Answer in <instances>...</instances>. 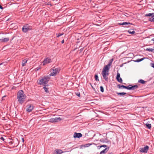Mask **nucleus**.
Masks as SVG:
<instances>
[{"label":"nucleus","mask_w":154,"mask_h":154,"mask_svg":"<svg viewBox=\"0 0 154 154\" xmlns=\"http://www.w3.org/2000/svg\"><path fill=\"white\" fill-rule=\"evenodd\" d=\"M151 40L154 41V38H153L151 39Z\"/></svg>","instance_id":"79ce46f5"},{"label":"nucleus","mask_w":154,"mask_h":154,"mask_svg":"<svg viewBox=\"0 0 154 154\" xmlns=\"http://www.w3.org/2000/svg\"><path fill=\"white\" fill-rule=\"evenodd\" d=\"M116 79L117 81L121 83H122V80L121 78L120 77V74L119 73L117 74Z\"/></svg>","instance_id":"9b49d317"},{"label":"nucleus","mask_w":154,"mask_h":154,"mask_svg":"<svg viewBox=\"0 0 154 154\" xmlns=\"http://www.w3.org/2000/svg\"><path fill=\"white\" fill-rule=\"evenodd\" d=\"M108 154H113V153L112 152H111L109 153Z\"/></svg>","instance_id":"a19ab883"},{"label":"nucleus","mask_w":154,"mask_h":154,"mask_svg":"<svg viewBox=\"0 0 154 154\" xmlns=\"http://www.w3.org/2000/svg\"><path fill=\"white\" fill-rule=\"evenodd\" d=\"M32 29V26L29 25L28 24L24 25L22 31L24 32H26Z\"/></svg>","instance_id":"39448f33"},{"label":"nucleus","mask_w":154,"mask_h":154,"mask_svg":"<svg viewBox=\"0 0 154 154\" xmlns=\"http://www.w3.org/2000/svg\"><path fill=\"white\" fill-rule=\"evenodd\" d=\"M60 70V69L58 68H54L52 69V71L50 75L54 76L58 74Z\"/></svg>","instance_id":"20e7f679"},{"label":"nucleus","mask_w":154,"mask_h":154,"mask_svg":"<svg viewBox=\"0 0 154 154\" xmlns=\"http://www.w3.org/2000/svg\"><path fill=\"white\" fill-rule=\"evenodd\" d=\"M41 67H38L36 68V70L38 71L41 69Z\"/></svg>","instance_id":"473e14b6"},{"label":"nucleus","mask_w":154,"mask_h":154,"mask_svg":"<svg viewBox=\"0 0 154 154\" xmlns=\"http://www.w3.org/2000/svg\"><path fill=\"white\" fill-rule=\"evenodd\" d=\"M109 148V147H108L107 148H106L104 149L103 150L100 152V154H102L103 153H106Z\"/></svg>","instance_id":"ddd939ff"},{"label":"nucleus","mask_w":154,"mask_h":154,"mask_svg":"<svg viewBox=\"0 0 154 154\" xmlns=\"http://www.w3.org/2000/svg\"><path fill=\"white\" fill-rule=\"evenodd\" d=\"M52 62L51 59L48 58H46L42 62L44 66L51 63Z\"/></svg>","instance_id":"6e6552de"},{"label":"nucleus","mask_w":154,"mask_h":154,"mask_svg":"<svg viewBox=\"0 0 154 154\" xmlns=\"http://www.w3.org/2000/svg\"><path fill=\"white\" fill-rule=\"evenodd\" d=\"M28 60L26 59H24L23 60L22 62V66H26V63L27 61Z\"/></svg>","instance_id":"dca6fc26"},{"label":"nucleus","mask_w":154,"mask_h":154,"mask_svg":"<svg viewBox=\"0 0 154 154\" xmlns=\"http://www.w3.org/2000/svg\"><path fill=\"white\" fill-rule=\"evenodd\" d=\"M6 97V95H5L2 97V100H5V97Z\"/></svg>","instance_id":"72a5a7b5"},{"label":"nucleus","mask_w":154,"mask_h":154,"mask_svg":"<svg viewBox=\"0 0 154 154\" xmlns=\"http://www.w3.org/2000/svg\"><path fill=\"white\" fill-rule=\"evenodd\" d=\"M122 66H123V65H121V66H121V67Z\"/></svg>","instance_id":"37998d69"},{"label":"nucleus","mask_w":154,"mask_h":154,"mask_svg":"<svg viewBox=\"0 0 154 154\" xmlns=\"http://www.w3.org/2000/svg\"><path fill=\"white\" fill-rule=\"evenodd\" d=\"M95 78L96 80L97 81H99V79H98V75H95Z\"/></svg>","instance_id":"a878e982"},{"label":"nucleus","mask_w":154,"mask_h":154,"mask_svg":"<svg viewBox=\"0 0 154 154\" xmlns=\"http://www.w3.org/2000/svg\"><path fill=\"white\" fill-rule=\"evenodd\" d=\"M64 40H63L61 42V43L62 44H63L64 43Z\"/></svg>","instance_id":"4c0bfd02"},{"label":"nucleus","mask_w":154,"mask_h":154,"mask_svg":"<svg viewBox=\"0 0 154 154\" xmlns=\"http://www.w3.org/2000/svg\"><path fill=\"white\" fill-rule=\"evenodd\" d=\"M152 17L151 18H149V20L151 22H154V18Z\"/></svg>","instance_id":"cd10ccee"},{"label":"nucleus","mask_w":154,"mask_h":154,"mask_svg":"<svg viewBox=\"0 0 154 154\" xmlns=\"http://www.w3.org/2000/svg\"><path fill=\"white\" fill-rule=\"evenodd\" d=\"M127 89L128 90H133L134 89V88H135V85L132 86L131 85H129L128 86H127Z\"/></svg>","instance_id":"4468645a"},{"label":"nucleus","mask_w":154,"mask_h":154,"mask_svg":"<svg viewBox=\"0 0 154 154\" xmlns=\"http://www.w3.org/2000/svg\"><path fill=\"white\" fill-rule=\"evenodd\" d=\"M117 87L119 89L122 88H125L126 89L127 88V87L126 86H125L123 85L119 84L117 85Z\"/></svg>","instance_id":"2eb2a0df"},{"label":"nucleus","mask_w":154,"mask_h":154,"mask_svg":"<svg viewBox=\"0 0 154 154\" xmlns=\"http://www.w3.org/2000/svg\"><path fill=\"white\" fill-rule=\"evenodd\" d=\"M131 30H132V31H131V30H128V32L130 34H134L135 33L134 30L133 29H131Z\"/></svg>","instance_id":"5701e85b"},{"label":"nucleus","mask_w":154,"mask_h":154,"mask_svg":"<svg viewBox=\"0 0 154 154\" xmlns=\"http://www.w3.org/2000/svg\"><path fill=\"white\" fill-rule=\"evenodd\" d=\"M23 141H24V140L23 138Z\"/></svg>","instance_id":"c03bdc74"},{"label":"nucleus","mask_w":154,"mask_h":154,"mask_svg":"<svg viewBox=\"0 0 154 154\" xmlns=\"http://www.w3.org/2000/svg\"><path fill=\"white\" fill-rule=\"evenodd\" d=\"M92 145V143H87V144L84 145V146L85 147H88L90 145Z\"/></svg>","instance_id":"412c9836"},{"label":"nucleus","mask_w":154,"mask_h":154,"mask_svg":"<svg viewBox=\"0 0 154 154\" xmlns=\"http://www.w3.org/2000/svg\"><path fill=\"white\" fill-rule=\"evenodd\" d=\"M82 136V134L81 133L75 132L74 134L73 137L74 138H79Z\"/></svg>","instance_id":"f8f14e48"},{"label":"nucleus","mask_w":154,"mask_h":154,"mask_svg":"<svg viewBox=\"0 0 154 154\" xmlns=\"http://www.w3.org/2000/svg\"><path fill=\"white\" fill-rule=\"evenodd\" d=\"M119 25H126V27H129L130 26L129 25H132V23H130L129 22H123L122 23H119Z\"/></svg>","instance_id":"9d476101"},{"label":"nucleus","mask_w":154,"mask_h":154,"mask_svg":"<svg viewBox=\"0 0 154 154\" xmlns=\"http://www.w3.org/2000/svg\"><path fill=\"white\" fill-rule=\"evenodd\" d=\"M117 94L119 95L123 96L126 94V93L124 92L117 93Z\"/></svg>","instance_id":"aec40b11"},{"label":"nucleus","mask_w":154,"mask_h":154,"mask_svg":"<svg viewBox=\"0 0 154 154\" xmlns=\"http://www.w3.org/2000/svg\"><path fill=\"white\" fill-rule=\"evenodd\" d=\"M26 111L27 112H30L33 110L34 106L32 104H29L26 106Z\"/></svg>","instance_id":"423d86ee"},{"label":"nucleus","mask_w":154,"mask_h":154,"mask_svg":"<svg viewBox=\"0 0 154 154\" xmlns=\"http://www.w3.org/2000/svg\"><path fill=\"white\" fill-rule=\"evenodd\" d=\"M138 87V86L137 85H135V88Z\"/></svg>","instance_id":"58836bf2"},{"label":"nucleus","mask_w":154,"mask_h":154,"mask_svg":"<svg viewBox=\"0 0 154 154\" xmlns=\"http://www.w3.org/2000/svg\"><path fill=\"white\" fill-rule=\"evenodd\" d=\"M150 65H151V66L152 67L154 68V63H151L150 64Z\"/></svg>","instance_id":"2f4dec72"},{"label":"nucleus","mask_w":154,"mask_h":154,"mask_svg":"<svg viewBox=\"0 0 154 154\" xmlns=\"http://www.w3.org/2000/svg\"><path fill=\"white\" fill-rule=\"evenodd\" d=\"M9 38H4L2 39H0V40L1 41V42H8V41H9Z\"/></svg>","instance_id":"f3484780"},{"label":"nucleus","mask_w":154,"mask_h":154,"mask_svg":"<svg viewBox=\"0 0 154 154\" xmlns=\"http://www.w3.org/2000/svg\"><path fill=\"white\" fill-rule=\"evenodd\" d=\"M113 60V59H110L108 63V64L104 66L102 71L101 74L103 76V79L106 81H108V76L109 75V67L112 65V62Z\"/></svg>","instance_id":"f257e3e1"},{"label":"nucleus","mask_w":154,"mask_h":154,"mask_svg":"<svg viewBox=\"0 0 154 154\" xmlns=\"http://www.w3.org/2000/svg\"><path fill=\"white\" fill-rule=\"evenodd\" d=\"M146 126L149 129H150L151 128V124H146Z\"/></svg>","instance_id":"bb28decb"},{"label":"nucleus","mask_w":154,"mask_h":154,"mask_svg":"<svg viewBox=\"0 0 154 154\" xmlns=\"http://www.w3.org/2000/svg\"><path fill=\"white\" fill-rule=\"evenodd\" d=\"M50 79L48 76L45 75L43 77H41L37 81V83L38 85L45 86L48 83Z\"/></svg>","instance_id":"7ed1b4c3"},{"label":"nucleus","mask_w":154,"mask_h":154,"mask_svg":"<svg viewBox=\"0 0 154 154\" xmlns=\"http://www.w3.org/2000/svg\"><path fill=\"white\" fill-rule=\"evenodd\" d=\"M0 8L3 9V7L0 5Z\"/></svg>","instance_id":"e433bc0d"},{"label":"nucleus","mask_w":154,"mask_h":154,"mask_svg":"<svg viewBox=\"0 0 154 154\" xmlns=\"http://www.w3.org/2000/svg\"><path fill=\"white\" fill-rule=\"evenodd\" d=\"M138 82L142 84H144L146 82L144 81L143 80H142V79L139 80L138 81Z\"/></svg>","instance_id":"b1692460"},{"label":"nucleus","mask_w":154,"mask_h":154,"mask_svg":"<svg viewBox=\"0 0 154 154\" xmlns=\"http://www.w3.org/2000/svg\"><path fill=\"white\" fill-rule=\"evenodd\" d=\"M107 147V146L106 145H102L101 146H98V147H100L99 149L102 147Z\"/></svg>","instance_id":"c85d7f7f"},{"label":"nucleus","mask_w":154,"mask_h":154,"mask_svg":"<svg viewBox=\"0 0 154 154\" xmlns=\"http://www.w3.org/2000/svg\"><path fill=\"white\" fill-rule=\"evenodd\" d=\"M62 120L61 119L60 117L55 118H51L50 119L49 121L51 122H57L58 121H61Z\"/></svg>","instance_id":"0eeeda50"},{"label":"nucleus","mask_w":154,"mask_h":154,"mask_svg":"<svg viewBox=\"0 0 154 154\" xmlns=\"http://www.w3.org/2000/svg\"><path fill=\"white\" fill-rule=\"evenodd\" d=\"M100 91L101 92H103L104 91V89L103 86H101L100 87Z\"/></svg>","instance_id":"c756f323"},{"label":"nucleus","mask_w":154,"mask_h":154,"mask_svg":"<svg viewBox=\"0 0 154 154\" xmlns=\"http://www.w3.org/2000/svg\"><path fill=\"white\" fill-rule=\"evenodd\" d=\"M146 50L148 51H152L154 50V49L152 48H148L146 49Z\"/></svg>","instance_id":"393cba45"},{"label":"nucleus","mask_w":154,"mask_h":154,"mask_svg":"<svg viewBox=\"0 0 154 154\" xmlns=\"http://www.w3.org/2000/svg\"><path fill=\"white\" fill-rule=\"evenodd\" d=\"M43 89H44V90H45V91L46 93H48L49 92V91H48V88H46L45 86L43 87Z\"/></svg>","instance_id":"4be33fe9"},{"label":"nucleus","mask_w":154,"mask_h":154,"mask_svg":"<svg viewBox=\"0 0 154 154\" xmlns=\"http://www.w3.org/2000/svg\"><path fill=\"white\" fill-rule=\"evenodd\" d=\"M17 97L18 101L21 104L25 101V99L26 97L23 90H20L18 92Z\"/></svg>","instance_id":"f03ea898"},{"label":"nucleus","mask_w":154,"mask_h":154,"mask_svg":"<svg viewBox=\"0 0 154 154\" xmlns=\"http://www.w3.org/2000/svg\"><path fill=\"white\" fill-rule=\"evenodd\" d=\"M145 58V57H143V58L140 59H137L136 60H135V62H140L143 60Z\"/></svg>","instance_id":"6ab92c4d"},{"label":"nucleus","mask_w":154,"mask_h":154,"mask_svg":"<svg viewBox=\"0 0 154 154\" xmlns=\"http://www.w3.org/2000/svg\"><path fill=\"white\" fill-rule=\"evenodd\" d=\"M149 149V147L148 146H146L144 148H140V152L143 153H147Z\"/></svg>","instance_id":"1a4fd4ad"},{"label":"nucleus","mask_w":154,"mask_h":154,"mask_svg":"<svg viewBox=\"0 0 154 154\" xmlns=\"http://www.w3.org/2000/svg\"><path fill=\"white\" fill-rule=\"evenodd\" d=\"M145 16L154 17V13H152L147 14L145 15Z\"/></svg>","instance_id":"a211bd4d"},{"label":"nucleus","mask_w":154,"mask_h":154,"mask_svg":"<svg viewBox=\"0 0 154 154\" xmlns=\"http://www.w3.org/2000/svg\"><path fill=\"white\" fill-rule=\"evenodd\" d=\"M0 139L3 141H4L5 140L4 138L3 137H1L0 138Z\"/></svg>","instance_id":"c9c22d12"},{"label":"nucleus","mask_w":154,"mask_h":154,"mask_svg":"<svg viewBox=\"0 0 154 154\" xmlns=\"http://www.w3.org/2000/svg\"><path fill=\"white\" fill-rule=\"evenodd\" d=\"M4 63H0V65H2V64H3Z\"/></svg>","instance_id":"ea45409f"},{"label":"nucleus","mask_w":154,"mask_h":154,"mask_svg":"<svg viewBox=\"0 0 154 154\" xmlns=\"http://www.w3.org/2000/svg\"><path fill=\"white\" fill-rule=\"evenodd\" d=\"M63 33H59L58 34V35L57 36V37H59L61 36L62 35H63Z\"/></svg>","instance_id":"7c9ffc66"},{"label":"nucleus","mask_w":154,"mask_h":154,"mask_svg":"<svg viewBox=\"0 0 154 154\" xmlns=\"http://www.w3.org/2000/svg\"><path fill=\"white\" fill-rule=\"evenodd\" d=\"M76 95L78 96V97H80V94L79 93H76Z\"/></svg>","instance_id":"f704fd0d"}]
</instances>
